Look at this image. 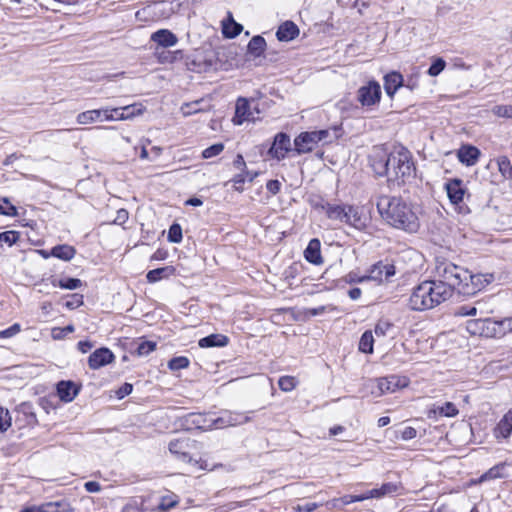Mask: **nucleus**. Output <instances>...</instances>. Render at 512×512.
<instances>
[{
  "instance_id": "nucleus-1",
  "label": "nucleus",
  "mask_w": 512,
  "mask_h": 512,
  "mask_svg": "<svg viewBox=\"0 0 512 512\" xmlns=\"http://www.w3.org/2000/svg\"><path fill=\"white\" fill-rule=\"evenodd\" d=\"M370 161L374 172L378 176H385L392 187L405 185L415 177L412 155L403 146H394L390 152L376 149Z\"/></svg>"
},
{
  "instance_id": "nucleus-2",
  "label": "nucleus",
  "mask_w": 512,
  "mask_h": 512,
  "mask_svg": "<svg viewBox=\"0 0 512 512\" xmlns=\"http://www.w3.org/2000/svg\"><path fill=\"white\" fill-rule=\"evenodd\" d=\"M376 206L381 218L390 226L410 233L418 230V216L402 198L382 195Z\"/></svg>"
},
{
  "instance_id": "nucleus-3",
  "label": "nucleus",
  "mask_w": 512,
  "mask_h": 512,
  "mask_svg": "<svg viewBox=\"0 0 512 512\" xmlns=\"http://www.w3.org/2000/svg\"><path fill=\"white\" fill-rule=\"evenodd\" d=\"M449 289L438 280H427L416 286L408 305L414 311L432 309L449 299Z\"/></svg>"
},
{
  "instance_id": "nucleus-4",
  "label": "nucleus",
  "mask_w": 512,
  "mask_h": 512,
  "mask_svg": "<svg viewBox=\"0 0 512 512\" xmlns=\"http://www.w3.org/2000/svg\"><path fill=\"white\" fill-rule=\"evenodd\" d=\"M436 275L438 281L449 289V297H451L454 290L463 295L464 285L470 277V271L450 261H442L436 265Z\"/></svg>"
},
{
  "instance_id": "nucleus-5",
  "label": "nucleus",
  "mask_w": 512,
  "mask_h": 512,
  "mask_svg": "<svg viewBox=\"0 0 512 512\" xmlns=\"http://www.w3.org/2000/svg\"><path fill=\"white\" fill-rule=\"evenodd\" d=\"M333 137L329 130L306 131L300 133L294 140L295 151L298 154L309 153L314 150L319 143L327 144Z\"/></svg>"
},
{
  "instance_id": "nucleus-6",
  "label": "nucleus",
  "mask_w": 512,
  "mask_h": 512,
  "mask_svg": "<svg viewBox=\"0 0 512 512\" xmlns=\"http://www.w3.org/2000/svg\"><path fill=\"white\" fill-rule=\"evenodd\" d=\"M377 391H372L376 397L386 393H394L409 385V379L406 376L389 375L376 379Z\"/></svg>"
},
{
  "instance_id": "nucleus-7",
  "label": "nucleus",
  "mask_w": 512,
  "mask_h": 512,
  "mask_svg": "<svg viewBox=\"0 0 512 512\" xmlns=\"http://www.w3.org/2000/svg\"><path fill=\"white\" fill-rule=\"evenodd\" d=\"M118 111V108L110 107L87 110L79 113L76 117V121L80 125L92 124L99 120L116 121V118L113 113Z\"/></svg>"
},
{
  "instance_id": "nucleus-8",
  "label": "nucleus",
  "mask_w": 512,
  "mask_h": 512,
  "mask_svg": "<svg viewBox=\"0 0 512 512\" xmlns=\"http://www.w3.org/2000/svg\"><path fill=\"white\" fill-rule=\"evenodd\" d=\"M381 95L380 84L372 80L358 89L357 99L363 107H370L380 102Z\"/></svg>"
},
{
  "instance_id": "nucleus-9",
  "label": "nucleus",
  "mask_w": 512,
  "mask_h": 512,
  "mask_svg": "<svg viewBox=\"0 0 512 512\" xmlns=\"http://www.w3.org/2000/svg\"><path fill=\"white\" fill-rule=\"evenodd\" d=\"M494 280L493 274L478 273L472 274L468 277L467 282L464 285L463 295L471 296L484 289L488 284Z\"/></svg>"
},
{
  "instance_id": "nucleus-10",
  "label": "nucleus",
  "mask_w": 512,
  "mask_h": 512,
  "mask_svg": "<svg viewBox=\"0 0 512 512\" xmlns=\"http://www.w3.org/2000/svg\"><path fill=\"white\" fill-rule=\"evenodd\" d=\"M291 150V140L290 137L285 133H278L275 138L272 146L270 147L268 154L272 158H276L277 160H282L286 157L287 153Z\"/></svg>"
},
{
  "instance_id": "nucleus-11",
  "label": "nucleus",
  "mask_w": 512,
  "mask_h": 512,
  "mask_svg": "<svg viewBox=\"0 0 512 512\" xmlns=\"http://www.w3.org/2000/svg\"><path fill=\"white\" fill-rule=\"evenodd\" d=\"M250 421V418L244 413L225 411L221 416L214 418L215 428H224L237 426Z\"/></svg>"
},
{
  "instance_id": "nucleus-12",
  "label": "nucleus",
  "mask_w": 512,
  "mask_h": 512,
  "mask_svg": "<svg viewBox=\"0 0 512 512\" xmlns=\"http://www.w3.org/2000/svg\"><path fill=\"white\" fill-rule=\"evenodd\" d=\"M445 190L453 205H460L466 194V187L461 179L455 178L445 183Z\"/></svg>"
},
{
  "instance_id": "nucleus-13",
  "label": "nucleus",
  "mask_w": 512,
  "mask_h": 512,
  "mask_svg": "<svg viewBox=\"0 0 512 512\" xmlns=\"http://www.w3.org/2000/svg\"><path fill=\"white\" fill-rule=\"evenodd\" d=\"M368 222L369 218L360 208L347 205L346 215L343 223L348 224L358 230H363L367 227Z\"/></svg>"
},
{
  "instance_id": "nucleus-14",
  "label": "nucleus",
  "mask_w": 512,
  "mask_h": 512,
  "mask_svg": "<svg viewBox=\"0 0 512 512\" xmlns=\"http://www.w3.org/2000/svg\"><path fill=\"white\" fill-rule=\"evenodd\" d=\"M115 359L114 354L108 348H99L95 350L88 358L90 369L96 370L112 363Z\"/></svg>"
},
{
  "instance_id": "nucleus-15",
  "label": "nucleus",
  "mask_w": 512,
  "mask_h": 512,
  "mask_svg": "<svg viewBox=\"0 0 512 512\" xmlns=\"http://www.w3.org/2000/svg\"><path fill=\"white\" fill-rule=\"evenodd\" d=\"M395 274L394 266L391 264H383L382 262H378L373 265L367 274L368 281H377L383 282L384 280H388L389 277Z\"/></svg>"
},
{
  "instance_id": "nucleus-16",
  "label": "nucleus",
  "mask_w": 512,
  "mask_h": 512,
  "mask_svg": "<svg viewBox=\"0 0 512 512\" xmlns=\"http://www.w3.org/2000/svg\"><path fill=\"white\" fill-rule=\"evenodd\" d=\"M245 121H255V117L250 110V103L245 98H239L236 103L235 116L233 122L241 125Z\"/></svg>"
},
{
  "instance_id": "nucleus-17",
  "label": "nucleus",
  "mask_w": 512,
  "mask_h": 512,
  "mask_svg": "<svg viewBox=\"0 0 512 512\" xmlns=\"http://www.w3.org/2000/svg\"><path fill=\"white\" fill-rule=\"evenodd\" d=\"M495 326L496 323L491 322L490 319H477L470 320L467 322V330L472 335H480V336H492L490 331V326Z\"/></svg>"
},
{
  "instance_id": "nucleus-18",
  "label": "nucleus",
  "mask_w": 512,
  "mask_h": 512,
  "mask_svg": "<svg viewBox=\"0 0 512 512\" xmlns=\"http://www.w3.org/2000/svg\"><path fill=\"white\" fill-rule=\"evenodd\" d=\"M69 504L65 501L43 503L39 506H30L20 512H69Z\"/></svg>"
},
{
  "instance_id": "nucleus-19",
  "label": "nucleus",
  "mask_w": 512,
  "mask_h": 512,
  "mask_svg": "<svg viewBox=\"0 0 512 512\" xmlns=\"http://www.w3.org/2000/svg\"><path fill=\"white\" fill-rule=\"evenodd\" d=\"M404 85L401 73L393 71L384 76V89L386 94L393 98L397 90Z\"/></svg>"
},
{
  "instance_id": "nucleus-20",
  "label": "nucleus",
  "mask_w": 512,
  "mask_h": 512,
  "mask_svg": "<svg viewBox=\"0 0 512 512\" xmlns=\"http://www.w3.org/2000/svg\"><path fill=\"white\" fill-rule=\"evenodd\" d=\"M79 388L72 381H60L57 384V395L63 402H71L77 396Z\"/></svg>"
},
{
  "instance_id": "nucleus-21",
  "label": "nucleus",
  "mask_w": 512,
  "mask_h": 512,
  "mask_svg": "<svg viewBox=\"0 0 512 512\" xmlns=\"http://www.w3.org/2000/svg\"><path fill=\"white\" fill-rule=\"evenodd\" d=\"M189 448H190V440L188 438L175 439V440L170 441V443H169L170 453L184 461L190 460V458L188 456Z\"/></svg>"
},
{
  "instance_id": "nucleus-22",
  "label": "nucleus",
  "mask_w": 512,
  "mask_h": 512,
  "mask_svg": "<svg viewBox=\"0 0 512 512\" xmlns=\"http://www.w3.org/2000/svg\"><path fill=\"white\" fill-rule=\"evenodd\" d=\"M151 41L157 43L161 47H172L177 44L178 38L167 29H160L151 35Z\"/></svg>"
},
{
  "instance_id": "nucleus-23",
  "label": "nucleus",
  "mask_w": 512,
  "mask_h": 512,
  "mask_svg": "<svg viewBox=\"0 0 512 512\" xmlns=\"http://www.w3.org/2000/svg\"><path fill=\"white\" fill-rule=\"evenodd\" d=\"M458 159L467 166H473L479 159L480 151L478 148L470 145L462 146L458 150Z\"/></svg>"
},
{
  "instance_id": "nucleus-24",
  "label": "nucleus",
  "mask_w": 512,
  "mask_h": 512,
  "mask_svg": "<svg viewBox=\"0 0 512 512\" xmlns=\"http://www.w3.org/2000/svg\"><path fill=\"white\" fill-rule=\"evenodd\" d=\"M299 34V29L292 21H286L281 24L276 32L279 41H291Z\"/></svg>"
},
{
  "instance_id": "nucleus-25",
  "label": "nucleus",
  "mask_w": 512,
  "mask_h": 512,
  "mask_svg": "<svg viewBox=\"0 0 512 512\" xmlns=\"http://www.w3.org/2000/svg\"><path fill=\"white\" fill-rule=\"evenodd\" d=\"M121 111L120 116H115L116 120H131L136 116L142 115L146 108L141 103H134L123 107H117Z\"/></svg>"
},
{
  "instance_id": "nucleus-26",
  "label": "nucleus",
  "mask_w": 512,
  "mask_h": 512,
  "mask_svg": "<svg viewBox=\"0 0 512 512\" xmlns=\"http://www.w3.org/2000/svg\"><path fill=\"white\" fill-rule=\"evenodd\" d=\"M512 432V408L503 416L494 429L496 438H508Z\"/></svg>"
},
{
  "instance_id": "nucleus-27",
  "label": "nucleus",
  "mask_w": 512,
  "mask_h": 512,
  "mask_svg": "<svg viewBox=\"0 0 512 512\" xmlns=\"http://www.w3.org/2000/svg\"><path fill=\"white\" fill-rule=\"evenodd\" d=\"M321 208L325 211L326 216L329 219L337 220L342 223L344 222L347 205H334L330 203H325L321 205Z\"/></svg>"
},
{
  "instance_id": "nucleus-28",
  "label": "nucleus",
  "mask_w": 512,
  "mask_h": 512,
  "mask_svg": "<svg viewBox=\"0 0 512 512\" xmlns=\"http://www.w3.org/2000/svg\"><path fill=\"white\" fill-rule=\"evenodd\" d=\"M228 342V337L223 334H211L201 338L198 342V345L201 348L224 347L228 344Z\"/></svg>"
},
{
  "instance_id": "nucleus-29",
  "label": "nucleus",
  "mask_w": 512,
  "mask_h": 512,
  "mask_svg": "<svg viewBox=\"0 0 512 512\" xmlns=\"http://www.w3.org/2000/svg\"><path fill=\"white\" fill-rule=\"evenodd\" d=\"M304 255H305V259L310 262V263H313V264H320L322 263V256H321V252H320V242L318 239H312L305 252H304Z\"/></svg>"
},
{
  "instance_id": "nucleus-30",
  "label": "nucleus",
  "mask_w": 512,
  "mask_h": 512,
  "mask_svg": "<svg viewBox=\"0 0 512 512\" xmlns=\"http://www.w3.org/2000/svg\"><path fill=\"white\" fill-rule=\"evenodd\" d=\"M76 254L73 246L68 244L57 245L51 249V256L63 261H70Z\"/></svg>"
},
{
  "instance_id": "nucleus-31",
  "label": "nucleus",
  "mask_w": 512,
  "mask_h": 512,
  "mask_svg": "<svg viewBox=\"0 0 512 512\" xmlns=\"http://www.w3.org/2000/svg\"><path fill=\"white\" fill-rule=\"evenodd\" d=\"M175 273V268L173 266H166L157 269L150 270L146 278L148 282L155 283L163 278H167Z\"/></svg>"
},
{
  "instance_id": "nucleus-32",
  "label": "nucleus",
  "mask_w": 512,
  "mask_h": 512,
  "mask_svg": "<svg viewBox=\"0 0 512 512\" xmlns=\"http://www.w3.org/2000/svg\"><path fill=\"white\" fill-rule=\"evenodd\" d=\"M433 413L435 416L441 417H455L458 415L459 411L456 408L455 404L452 402H445L441 406H434L430 410V414Z\"/></svg>"
},
{
  "instance_id": "nucleus-33",
  "label": "nucleus",
  "mask_w": 512,
  "mask_h": 512,
  "mask_svg": "<svg viewBox=\"0 0 512 512\" xmlns=\"http://www.w3.org/2000/svg\"><path fill=\"white\" fill-rule=\"evenodd\" d=\"M266 48V41L262 36H254L248 43V51L254 57L261 56Z\"/></svg>"
},
{
  "instance_id": "nucleus-34",
  "label": "nucleus",
  "mask_w": 512,
  "mask_h": 512,
  "mask_svg": "<svg viewBox=\"0 0 512 512\" xmlns=\"http://www.w3.org/2000/svg\"><path fill=\"white\" fill-rule=\"evenodd\" d=\"M399 490V486L394 483H384L380 488H375L370 491L371 498H381L387 495L396 494Z\"/></svg>"
},
{
  "instance_id": "nucleus-35",
  "label": "nucleus",
  "mask_w": 512,
  "mask_h": 512,
  "mask_svg": "<svg viewBox=\"0 0 512 512\" xmlns=\"http://www.w3.org/2000/svg\"><path fill=\"white\" fill-rule=\"evenodd\" d=\"M374 336L372 331H365L359 341V350L366 354L373 353Z\"/></svg>"
},
{
  "instance_id": "nucleus-36",
  "label": "nucleus",
  "mask_w": 512,
  "mask_h": 512,
  "mask_svg": "<svg viewBox=\"0 0 512 512\" xmlns=\"http://www.w3.org/2000/svg\"><path fill=\"white\" fill-rule=\"evenodd\" d=\"M505 467H506V463H499V464L493 466L492 468H490L487 472H485L480 477V482L505 477V474H504Z\"/></svg>"
},
{
  "instance_id": "nucleus-37",
  "label": "nucleus",
  "mask_w": 512,
  "mask_h": 512,
  "mask_svg": "<svg viewBox=\"0 0 512 512\" xmlns=\"http://www.w3.org/2000/svg\"><path fill=\"white\" fill-rule=\"evenodd\" d=\"M53 286H58L62 289L75 290L82 285V281L78 278H65L59 281L53 280Z\"/></svg>"
},
{
  "instance_id": "nucleus-38",
  "label": "nucleus",
  "mask_w": 512,
  "mask_h": 512,
  "mask_svg": "<svg viewBox=\"0 0 512 512\" xmlns=\"http://www.w3.org/2000/svg\"><path fill=\"white\" fill-rule=\"evenodd\" d=\"M243 27L236 23L233 19H230L228 23L223 22V34L228 38H234L239 35Z\"/></svg>"
},
{
  "instance_id": "nucleus-39",
  "label": "nucleus",
  "mask_w": 512,
  "mask_h": 512,
  "mask_svg": "<svg viewBox=\"0 0 512 512\" xmlns=\"http://www.w3.org/2000/svg\"><path fill=\"white\" fill-rule=\"evenodd\" d=\"M499 172L505 178L512 179V165L506 156H501L497 159Z\"/></svg>"
},
{
  "instance_id": "nucleus-40",
  "label": "nucleus",
  "mask_w": 512,
  "mask_h": 512,
  "mask_svg": "<svg viewBox=\"0 0 512 512\" xmlns=\"http://www.w3.org/2000/svg\"><path fill=\"white\" fill-rule=\"evenodd\" d=\"M491 112L493 115L499 117V118H506V119H512V105H495L492 107Z\"/></svg>"
},
{
  "instance_id": "nucleus-41",
  "label": "nucleus",
  "mask_w": 512,
  "mask_h": 512,
  "mask_svg": "<svg viewBox=\"0 0 512 512\" xmlns=\"http://www.w3.org/2000/svg\"><path fill=\"white\" fill-rule=\"evenodd\" d=\"M178 504V497L174 494L166 495L161 498L158 505V509L162 512H166L169 509L175 507Z\"/></svg>"
},
{
  "instance_id": "nucleus-42",
  "label": "nucleus",
  "mask_w": 512,
  "mask_h": 512,
  "mask_svg": "<svg viewBox=\"0 0 512 512\" xmlns=\"http://www.w3.org/2000/svg\"><path fill=\"white\" fill-rule=\"evenodd\" d=\"M192 422L197 426L199 429L207 430L215 428L214 425V418H206L203 415H195Z\"/></svg>"
},
{
  "instance_id": "nucleus-43",
  "label": "nucleus",
  "mask_w": 512,
  "mask_h": 512,
  "mask_svg": "<svg viewBox=\"0 0 512 512\" xmlns=\"http://www.w3.org/2000/svg\"><path fill=\"white\" fill-rule=\"evenodd\" d=\"M189 359L184 356L174 357L168 362V367L173 370L185 369L189 366Z\"/></svg>"
},
{
  "instance_id": "nucleus-44",
  "label": "nucleus",
  "mask_w": 512,
  "mask_h": 512,
  "mask_svg": "<svg viewBox=\"0 0 512 512\" xmlns=\"http://www.w3.org/2000/svg\"><path fill=\"white\" fill-rule=\"evenodd\" d=\"M296 383L297 381L293 376H282L278 381L279 388L284 392L292 391Z\"/></svg>"
},
{
  "instance_id": "nucleus-45",
  "label": "nucleus",
  "mask_w": 512,
  "mask_h": 512,
  "mask_svg": "<svg viewBox=\"0 0 512 512\" xmlns=\"http://www.w3.org/2000/svg\"><path fill=\"white\" fill-rule=\"evenodd\" d=\"M0 214L6 216H16L17 209L7 198L0 199Z\"/></svg>"
},
{
  "instance_id": "nucleus-46",
  "label": "nucleus",
  "mask_w": 512,
  "mask_h": 512,
  "mask_svg": "<svg viewBox=\"0 0 512 512\" xmlns=\"http://www.w3.org/2000/svg\"><path fill=\"white\" fill-rule=\"evenodd\" d=\"M342 280L347 284L362 283L368 281L367 274L360 275L357 271H351L346 274Z\"/></svg>"
},
{
  "instance_id": "nucleus-47",
  "label": "nucleus",
  "mask_w": 512,
  "mask_h": 512,
  "mask_svg": "<svg viewBox=\"0 0 512 512\" xmlns=\"http://www.w3.org/2000/svg\"><path fill=\"white\" fill-rule=\"evenodd\" d=\"M168 240L172 243H180L182 241V228L179 224H173L170 226Z\"/></svg>"
},
{
  "instance_id": "nucleus-48",
  "label": "nucleus",
  "mask_w": 512,
  "mask_h": 512,
  "mask_svg": "<svg viewBox=\"0 0 512 512\" xmlns=\"http://www.w3.org/2000/svg\"><path fill=\"white\" fill-rule=\"evenodd\" d=\"M156 348V343L153 341H142L138 344V347L136 349V353L138 356H146L150 352L154 351Z\"/></svg>"
},
{
  "instance_id": "nucleus-49",
  "label": "nucleus",
  "mask_w": 512,
  "mask_h": 512,
  "mask_svg": "<svg viewBox=\"0 0 512 512\" xmlns=\"http://www.w3.org/2000/svg\"><path fill=\"white\" fill-rule=\"evenodd\" d=\"M224 149V145L222 143H216L206 148L202 152V157L205 159H209L219 155Z\"/></svg>"
},
{
  "instance_id": "nucleus-50",
  "label": "nucleus",
  "mask_w": 512,
  "mask_h": 512,
  "mask_svg": "<svg viewBox=\"0 0 512 512\" xmlns=\"http://www.w3.org/2000/svg\"><path fill=\"white\" fill-rule=\"evenodd\" d=\"M446 62L442 58H436L434 62L431 64V66L428 69V74L430 76H437L439 75L445 68Z\"/></svg>"
},
{
  "instance_id": "nucleus-51",
  "label": "nucleus",
  "mask_w": 512,
  "mask_h": 512,
  "mask_svg": "<svg viewBox=\"0 0 512 512\" xmlns=\"http://www.w3.org/2000/svg\"><path fill=\"white\" fill-rule=\"evenodd\" d=\"M392 324L387 320H380L376 325L374 332L378 337H384L391 329Z\"/></svg>"
},
{
  "instance_id": "nucleus-52",
  "label": "nucleus",
  "mask_w": 512,
  "mask_h": 512,
  "mask_svg": "<svg viewBox=\"0 0 512 512\" xmlns=\"http://www.w3.org/2000/svg\"><path fill=\"white\" fill-rule=\"evenodd\" d=\"M11 426V416L7 409L0 407V431H6Z\"/></svg>"
},
{
  "instance_id": "nucleus-53",
  "label": "nucleus",
  "mask_w": 512,
  "mask_h": 512,
  "mask_svg": "<svg viewBox=\"0 0 512 512\" xmlns=\"http://www.w3.org/2000/svg\"><path fill=\"white\" fill-rule=\"evenodd\" d=\"M19 239V234L16 231H6L0 233V241L7 243L8 245H13Z\"/></svg>"
},
{
  "instance_id": "nucleus-54",
  "label": "nucleus",
  "mask_w": 512,
  "mask_h": 512,
  "mask_svg": "<svg viewBox=\"0 0 512 512\" xmlns=\"http://www.w3.org/2000/svg\"><path fill=\"white\" fill-rule=\"evenodd\" d=\"M404 87L408 88L410 91H414L419 87V73L410 75L407 77L406 82H404Z\"/></svg>"
},
{
  "instance_id": "nucleus-55",
  "label": "nucleus",
  "mask_w": 512,
  "mask_h": 512,
  "mask_svg": "<svg viewBox=\"0 0 512 512\" xmlns=\"http://www.w3.org/2000/svg\"><path fill=\"white\" fill-rule=\"evenodd\" d=\"M83 304V296L80 294L71 295V299L65 303L68 309H76Z\"/></svg>"
},
{
  "instance_id": "nucleus-56",
  "label": "nucleus",
  "mask_w": 512,
  "mask_h": 512,
  "mask_svg": "<svg viewBox=\"0 0 512 512\" xmlns=\"http://www.w3.org/2000/svg\"><path fill=\"white\" fill-rule=\"evenodd\" d=\"M198 105V102L186 103L181 107V112L184 116H190L200 110Z\"/></svg>"
},
{
  "instance_id": "nucleus-57",
  "label": "nucleus",
  "mask_w": 512,
  "mask_h": 512,
  "mask_svg": "<svg viewBox=\"0 0 512 512\" xmlns=\"http://www.w3.org/2000/svg\"><path fill=\"white\" fill-rule=\"evenodd\" d=\"M133 386L130 383H124L117 391L116 396L118 399H123L125 396L131 394Z\"/></svg>"
},
{
  "instance_id": "nucleus-58",
  "label": "nucleus",
  "mask_w": 512,
  "mask_h": 512,
  "mask_svg": "<svg viewBox=\"0 0 512 512\" xmlns=\"http://www.w3.org/2000/svg\"><path fill=\"white\" fill-rule=\"evenodd\" d=\"M19 331H20V325L14 324L11 327H9L8 329L1 331L0 337L9 338V337H12L15 334H17Z\"/></svg>"
},
{
  "instance_id": "nucleus-59",
  "label": "nucleus",
  "mask_w": 512,
  "mask_h": 512,
  "mask_svg": "<svg viewBox=\"0 0 512 512\" xmlns=\"http://www.w3.org/2000/svg\"><path fill=\"white\" fill-rule=\"evenodd\" d=\"M266 188L272 195H276L280 191L281 183L278 180H269Z\"/></svg>"
},
{
  "instance_id": "nucleus-60",
  "label": "nucleus",
  "mask_w": 512,
  "mask_h": 512,
  "mask_svg": "<svg viewBox=\"0 0 512 512\" xmlns=\"http://www.w3.org/2000/svg\"><path fill=\"white\" fill-rule=\"evenodd\" d=\"M417 435V431L413 427H405L404 430L401 432V438L403 440H411L415 438Z\"/></svg>"
},
{
  "instance_id": "nucleus-61",
  "label": "nucleus",
  "mask_w": 512,
  "mask_h": 512,
  "mask_svg": "<svg viewBox=\"0 0 512 512\" xmlns=\"http://www.w3.org/2000/svg\"><path fill=\"white\" fill-rule=\"evenodd\" d=\"M84 487H85L86 491L90 492V493H96L101 490L100 483H98L96 481H88L84 484Z\"/></svg>"
},
{
  "instance_id": "nucleus-62",
  "label": "nucleus",
  "mask_w": 512,
  "mask_h": 512,
  "mask_svg": "<svg viewBox=\"0 0 512 512\" xmlns=\"http://www.w3.org/2000/svg\"><path fill=\"white\" fill-rule=\"evenodd\" d=\"M128 220V212L125 209H120L117 211V216L114 220V223L124 224Z\"/></svg>"
},
{
  "instance_id": "nucleus-63",
  "label": "nucleus",
  "mask_w": 512,
  "mask_h": 512,
  "mask_svg": "<svg viewBox=\"0 0 512 512\" xmlns=\"http://www.w3.org/2000/svg\"><path fill=\"white\" fill-rule=\"evenodd\" d=\"M65 332L64 330L61 328V327H55L52 329L51 331V337L54 339V340H60V339H63L65 337Z\"/></svg>"
},
{
  "instance_id": "nucleus-64",
  "label": "nucleus",
  "mask_w": 512,
  "mask_h": 512,
  "mask_svg": "<svg viewBox=\"0 0 512 512\" xmlns=\"http://www.w3.org/2000/svg\"><path fill=\"white\" fill-rule=\"evenodd\" d=\"M77 346H78L79 351H81L82 353H87L88 351H90L93 348L94 345L90 341H80V342H78Z\"/></svg>"
}]
</instances>
